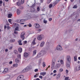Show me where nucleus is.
<instances>
[{"instance_id": "nucleus-1", "label": "nucleus", "mask_w": 80, "mask_h": 80, "mask_svg": "<svg viewBox=\"0 0 80 80\" xmlns=\"http://www.w3.org/2000/svg\"><path fill=\"white\" fill-rule=\"evenodd\" d=\"M56 62V58H53L52 62V68H54L55 66V62Z\"/></svg>"}, {"instance_id": "nucleus-2", "label": "nucleus", "mask_w": 80, "mask_h": 80, "mask_svg": "<svg viewBox=\"0 0 80 80\" xmlns=\"http://www.w3.org/2000/svg\"><path fill=\"white\" fill-rule=\"evenodd\" d=\"M25 35V32H22L21 34V38H22V40H24L25 39V36H24Z\"/></svg>"}, {"instance_id": "nucleus-3", "label": "nucleus", "mask_w": 80, "mask_h": 80, "mask_svg": "<svg viewBox=\"0 0 80 80\" xmlns=\"http://www.w3.org/2000/svg\"><path fill=\"white\" fill-rule=\"evenodd\" d=\"M56 48L58 50H59V51L62 50V46L60 45H58L57 46Z\"/></svg>"}, {"instance_id": "nucleus-4", "label": "nucleus", "mask_w": 80, "mask_h": 80, "mask_svg": "<svg viewBox=\"0 0 80 80\" xmlns=\"http://www.w3.org/2000/svg\"><path fill=\"white\" fill-rule=\"evenodd\" d=\"M24 77L23 75H20L18 76L17 78V80H23Z\"/></svg>"}, {"instance_id": "nucleus-5", "label": "nucleus", "mask_w": 80, "mask_h": 80, "mask_svg": "<svg viewBox=\"0 0 80 80\" xmlns=\"http://www.w3.org/2000/svg\"><path fill=\"white\" fill-rule=\"evenodd\" d=\"M80 70V66L78 65L74 68V71L76 72V71H78Z\"/></svg>"}, {"instance_id": "nucleus-6", "label": "nucleus", "mask_w": 80, "mask_h": 80, "mask_svg": "<svg viewBox=\"0 0 80 80\" xmlns=\"http://www.w3.org/2000/svg\"><path fill=\"white\" fill-rule=\"evenodd\" d=\"M67 62H71V57L70 56H68L67 57Z\"/></svg>"}, {"instance_id": "nucleus-7", "label": "nucleus", "mask_w": 80, "mask_h": 80, "mask_svg": "<svg viewBox=\"0 0 80 80\" xmlns=\"http://www.w3.org/2000/svg\"><path fill=\"white\" fill-rule=\"evenodd\" d=\"M43 35H40L38 36L37 37V39L38 40H42V36Z\"/></svg>"}, {"instance_id": "nucleus-8", "label": "nucleus", "mask_w": 80, "mask_h": 80, "mask_svg": "<svg viewBox=\"0 0 80 80\" xmlns=\"http://www.w3.org/2000/svg\"><path fill=\"white\" fill-rule=\"evenodd\" d=\"M24 56L25 58H27L28 57V53L27 52H25L24 53Z\"/></svg>"}, {"instance_id": "nucleus-9", "label": "nucleus", "mask_w": 80, "mask_h": 80, "mask_svg": "<svg viewBox=\"0 0 80 80\" xmlns=\"http://www.w3.org/2000/svg\"><path fill=\"white\" fill-rule=\"evenodd\" d=\"M8 68H6L4 69L3 71V73H6L8 72Z\"/></svg>"}, {"instance_id": "nucleus-10", "label": "nucleus", "mask_w": 80, "mask_h": 80, "mask_svg": "<svg viewBox=\"0 0 80 80\" xmlns=\"http://www.w3.org/2000/svg\"><path fill=\"white\" fill-rule=\"evenodd\" d=\"M47 52H46V51H42L40 52V54H41L42 55H45V54Z\"/></svg>"}, {"instance_id": "nucleus-11", "label": "nucleus", "mask_w": 80, "mask_h": 80, "mask_svg": "<svg viewBox=\"0 0 80 80\" xmlns=\"http://www.w3.org/2000/svg\"><path fill=\"white\" fill-rule=\"evenodd\" d=\"M35 28H38L40 27V24L38 23H36L35 24Z\"/></svg>"}, {"instance_id": "nucleus-12", "label": "nucleus", "mask_w": 80, "mask_h": 80, "mask_svg": "<svg viewBox=\"0 0 80 80\" xmlns=\"http://www.w3.org/2000/svg\"><path fill=\"white\" fill-rule=\"evenodd\" d=\"M70 62H68L67 61L66 62V67L68 68L70 67Z\"/></svg>"}, {"instance_id": "nucleus-13", "label": "nucleus", "mask_w": 80, "mask_h": 80, "mask_svg": "<svg viewBox=\"0 0 80 80\" xmlns=\"http://www.w3.org/2000/svg\"><path fill=\"white\" fill-rule=\"evenodd\" d=\"M17 23H19V22H23V19H18L16 21Z\"/></svg>"}, {"instance_id": "nucleus-14", "label": "nucleus", "mask_w": 80, "mask_h": 80, "mask_svg": "<svg viewBox=\"0 0 80 80\" xmlns=\"http://www.w3.org/2000/svg\"><path fill=\"white\" fill-rule=\"evenodd\" d=\"M44 45H45V42L43 41L40 44V47H43L44 46Z\"/></svg>"}, {"instance_id": "nucleus-15", "label": "nucleus", "mask_w": 80, "mask_h": 80, "mask_svg": "<svg viewBox=\"0 0 80 80\" xmlns=\"http://www.w3.org/2000/svg\"><path fill=\"white\" fill-rule=\"evenodd\" d=\"M46 74H47L46 72H41L40 75H42V76H45V75H46Z\"/></svg>"}, {"instance_id": "nucleus-16", "label": "nucleus", "mask_w": 80, "mask_h": 80, "mask_svg": "<svg viewBox=\"0 0 80 80\" xmlns=\"http://www.w3.org/2000/svg\"><path fill=\"white\" fill-rule=\"evenodd\" d=\"M61 66V64L59 63L56 64V65L55 66V67L56 68H59Z\"/></svg>"}, {"instance_id": "nucleus-17", "label": "nucleus", "mask_w": 80, "mask_h": 80, "mask_svg": "<svg viewBox=\"0 0 80 80\" xmlns=\"http://www.w3.org/2000/svg\"><path fill=\"white\" fill-rule=\"evenodd\" d=\"M26 68L27 71H29V70H30V69H31L32 68V67L31 66H29Z\"/></svg>"}, {"instance_id": "nucleus-18", "label": "nucleus", "mask_w": 80, "mask_h": 80, "mask_svg": "<svg viewBox=\"0 0 80 80\" xmlns=\"http://www.w3.org/2000/svg\"><path fill=\"white\" fill-rule=\"evenodd\" d=\"M28 72V71H27V69L26 68L22 71V73H25V72Z\"/></svg>"}, {"instance_id": "nucleus-19", "label": "nucleus", "mask_w": 80, "mask_h": 80, "mask_svg": "<svg viewBox=\"0 0 80 80\" xmlns=\"http://www.w3.org/2000/svg\"><path fill=\"white\" fill-rule=\"evenodd\" d=\"M18 51L19 53H22V48L20 47L18 49Z\"/></svg>"}, {"instance_id": "nucleus-20", "label": "nucleus", "mask_w": 80, "mask_h": 80, "mask_svg": "<svg viewBox=\"0 0 80 80\" xmlns=\"http://www.w3.org/2000/svg\"><path fill=\"white\" fill-rule=\"evenodd\" d=\"M17 5L18 6H20V5H22L21 2L20 1H18L17 3Z\"/></svg>"}, {"instance_id": "nucleus-21", "label": "nucleus", "mask_w": 80, "mask_h": 80, "mask_svg": "<svg viewBox=\"0 0 80 80\" xmlns=\"http://www.w3.org/2000/svg\"><path fill=\"white\" fill-rule=\"evenodd\" d=\"M9 42L10 43H13V42H15V39H12L10 40Z\"/></svg>"}, {"instance_id": "nucleus-22", "label": "nucleus", "mask_w": 80, "mask_h": 80, "mask_svg": "<svg viewBox=\"0 0 80 80\" xmlns=\"http://www.w3.org/2000/svg\"><path fill=\"white\" fill-rule=\"evenodd\" d=\"M33 54H32L33 56H34L36 55V54L37 53V50H34L33 51Z\"/></svg>"}, {"instance_id": "nucleus-23", "label": "nucleus", "mask_w": 80, "mask_h": 80, "mask_svg": "<svg viewBox=\"0 0 80 80\" xmlns=\"http://www.w3.org/2000/svg\"><path fill=\"white\" fill-rule=\"evenodd\" d=\"M46 45L47 47H50V43H49V42H48L46 43Z\"/></svg>"}, {"instance_id": "nucleus-24", "label": "nucleus", "mask_w": 80, "mask_h": 80, "mask_svg": "<svg viewBox=\"0 0 80 80\" xmlns=\"http://www.w3.org/2000/svg\"><path fill=\"white\" fill-rule=\"evenodd\" d=\"M15 62H16V63H19L20 62V60L18 58H16L15 59Z\"/></svg>"}, {"instance_id": "nucleus-25", "label": "nucleus", "mask_w": 80, "mask_h": 80, "mask_svg": "<svg viewBox=\"0 0 80 80\" xmlns=\"http://www.w3.org/2000/svg\"><path fill=\"white\" fill-rule=\"evenodd\" d=\"M14 53L15 55H17L18 53V52L17 50H14Z\"/></svg>"}, {"instance_id": "nucleus-26", "label": "nucleus", "mask_w": 80, "mask_h": 80, "mask_svg": "<svg viewBox=\"0 0 80 80\" xmlns=\"http://www.w3.org/2000/svg\"><path fill=\"white\" fill-rule=\"evenodd\" d=\"M42 55L41 54H40V52L38 54L37 57H36V58H39V57H41V56Z\"/></svg>"}, {"instance_id": "nucleus-27", "label": "nucleus", "mask_w": 80, "mask_h": 80, "mask_svg": "<svg viewBox=\"0 0 80 80\" xmlns=\"http://www.w3.org/2000/svg\"><path fill=\"white\" fill-rule=\"evenodd\" d=\"M19 9H18L17 10V14L18 15H20L21 13Z\"/></svg>"}, {"instance_id": "nucleus-28", "label": "nucleus", "mask_w": 80, "mask_h": 80, "mask_svg": "<svg viewBox=\"0 0 80 80\" xmlns=\"http://www.w3.org/2000/svg\"><path fill=\"white\" fill-rule=\"evenodd\" d=\"M60 73L58 74V75H57L56 77L58 79L60 78Z\"/></svg>"}, {"instance_id": "nucleus-29", "label": "nucleus", "mask_w": 80, "mask_h": 80, "mask_svg": "<svg viewBox=\"0 0 80 80\" xmlns=\"http://www.w3.org/2000/svg\"><path fill=\"white\" fill-rule=\"evenodd\" d=\"M60 62L61 65H64V62L63 60H61L60 61Z\"/></svg>"}, {"instance_id": "nucleus-30", "label": "nucleus", "mask_w": 80, "mask_h": 80, "mask_svg": "<svg viewBox=\"0 0 80 80\" xmlns=\"http://www.w3.org/2000/svg\"><path fill=\"white\" fill-rule=\"evenodd\" d=\"M35 40H36V38H35L33 40L32 43L33 44V45L35 44Z\"/></svg>"}, {"instance_id": "nucleus-31", "label": "nucleus", "mask_w": 80, "mask_h": 80, "mask_svg": "<svg viewBox=\"0 0 80 80\" xmlns=\"http://www.w3.org/2000/svg\"><path fill=\"white\" fill-rule=\"evenodd\" d=\"M17 57L18 58H21V54H18Z\"/></svg>"}, {"instance_id": "nucleus-32", "label": "nucleus", "mask_w": 80, "mask_h": 80, "mask_svg": "<svg viewBox=\"0 0 80 80\" xmlns=\"http://www.w3.org/2000/svg\"><path fill=\"white\" fill-rule=\"evenodd\" d=\"M35 8H32V9H31V12H35Z\"/></svg>"}, {"instance_id": "nucleus-33", "label": "nucleus", "mask_w": 80, "mask_h": 80, "mask_svg": "<svg viewBox=\"0 0 80 80\" xmlns=\"http://www.w3.org/2000/svg\"><path fill=\"white\" fill-rule=\"evenodd\" d=\"M6 77L7 79H8L10 77V76L8 75H7L6 76Z\"/></svg>"}, {"instance_id": "nucleus-34", "label": "nucleus", "mask_w": 80, "mask_h": 80, "mask_svg": "<svg viewBox=\"0 0 80 80\" xmlns=\"http://www.w3.org/2000/svg\"><path fill=\"white\" fill-rule=\"evenodd\" d=\"M12 16V14H8V18H11Z\"/></svg>"}, {"instance_id": "nucleus-35", "label": "nucleus", "mask_w": 80, "mask_h": 80, "mask_svg": "<svg viewBox=\"0 0 80 80\" xmlns=\"http://www.w3.org/2000/svg\"><path fill=\"white\" fill-rule=\"evenodd\" d=\"M2 3H3V1H2L0 0V6L2 7Z\"/></svg>"}, {"instance_id": "nucleus-36", "label": "nucleus", "mask_w": 80, "mask_h": 80, "mask_svg": "<svg viewBox=\"0 0 80 80\" xmlns=\"http://www.w3.org/2000/svg\"><path fill=\"white\" fill-rule=\"evenodd\" d=\"M20 8L21 10H23V8H24V7L23 6H21L20 7Z\"/></svg>"}, {"instance_id": "nucleus-37", "label": "nucleus", "mask_w": 80, "mask_h": 80, "mask_svg": "<svg viewBox=\"0 0 80 80\" xmlns=\"http://www.w3.org/2000/svg\"><path fill=\"white\" fill-rule=\"evenodd\" d=\"M18 66V64H13V67H17Z\"/></svg>"}, {"instance_id": "nucleus-38", "label": "nucleus", "mask_w": 80, "mask_h": 80, "mask_svg": "<svg viewBox=\"0 0 80 80\" xmlns=\"http://www.w3.org/2000/svg\"><path fill=\"white\" fill-rule=\"evenodd\" d=\"M60 2V0H57L55 1V2L56 3H59V2Z\"/></svg>"}, {"instance_id": "nucleus-39", "label": "nucleus", "mask_w": 80, "mask_h": 80, "mask_svg": "<svg viewBox=\"0 0 80 80\" xmlns=\"http://www.w3.org/2000/svg\"><path fill=\"white\" fill-rule=\"evenodd\" d=\"M42 65L43 67H45L46 66V65H45V62H43Z\"/></svg>"}, {"instance_id": "nucleus-40", "label": "nucleus", "mask_w": 80, "mask_h": 80, "mask_svg": "<svg viewBox=\"0 0 80 80\" xmlns=\"http://www.w3.org/2000/svg\"><path fill=\"white\" fill-rule=\"evenodd\" d=\"M24 2L25 0H21V3L22 4H23L24 3Z\"/></svg>"}, {"instance_id": "nucleus-41", "label": "nucleus", "mask_w": 80, "mask_h": 80, "mask_svg": "<svg viewBox=\"0 0 80 80\" xmlns=\"http://www.w3.org/2000/svg\"><path fill=\"white\" fill-rule=\"evenodd\" d=\"M77 7H78L77 6V5H75L73 7V8H77Z\"/></svg>"}, {"instance_id": "nucleus-42", "label": "nucleus", "mask_w": 80, "mask_h": 80, "mask_svg": "<svg viewBox=\"0 0 80 80\" xmlns=\"http://www.w3.org/2000/svg\"><path fill=\"white\" fill-rule=\"evenodd\" d=\"M14 34H18V32H17L16 31H14Z\"/></svg>"}, {"instance_id": "nucleus-43", "label": "nucleus", "mask_w": 80, "mask_h": 80, "mask_svg": "<svg viewBox=\"0 0 80 80\" xmlns=\"http://www.w3.org/2000/svg\"><path fill=\"white\" fill-rule=\"evenodd\" d=\"M41 60H39L38 61V64L39 65H40V63H41Z\"/></svg>"}, {"instance_id": "nucleus-44", "label": "nucleus", "mask_w": 80, "mask_h": 80, "mask_svg": "<svg viewBox=\"0 0 80 80\" xmlns=\"http://www.w3.org/2000/svg\"><path fill=\"white\" fill-rule=\"evenodd\" d=\"M74 61H76L77 60V56H75L74 57Z\"/></svg>"}, {"instance_id": "nucleus-45", "label": "nucleus", "mask_w": 80, "mask_h": 80, "mask_svg": "<svg viewBox=\"0 0 80 80\" xmlns=\"http://www.w3.org/2000/svg\"><path fill=\"white\" fill-rule=\"evenodd\" d=\"M18 27H17L15 28V31H18Z\"/></svg>"}, {"instance_id": "nucleus-46", "label": "nucleus", "mask_w": 80, "mask_h": 80, "mask_svg": "<svg viewBox=\"0 0 80 80\" xmlns=\"http://www.w3.org/2000/svg\"><path fill=\"white\" fill-rule=\"evenodd\" d=\"M68 78H69V77H66L65 78V80H68Z\"/></svg>"}, {"instance_id": "nucleus-47", "label": "nucleus", "mask_w": 80, "mask_h": 80, "mask_svg": "<svg viewBox=\"0 0 80 80\" xmlns=\"http://www.w3.org/2000/svg\"><path fill=\"white\" fill-rule=\"evenodd\" d=\"M52 6H53V5H52V4H50L49 6V8H52Z\"/></svg>"}, {"instance_id": "nucleus-48", "label": "nucleus", "mask_w": 80, "mask_h": 80, "mask_svg": "<svg viewBox=\"0 0 80 80\" xmlns=\"http://www.w3.org/2000/svg\"><path fill=\"white\" fill-rule=\"evenodd\" d=\"M43 23H45V24L47 23V21H46L45 20H44Z\"/></svg>"}, {"instance_id": "nucleus-49", "label": "nucleus", "mask_w": 80, "mask_h": 80, "mask_svg": "<svg viewBox=\"0 0 80 80\" xmlns=\"http://www.w3.org/2000/svg\"><path fill=\"white\" fill-rule=\"evenodd\" d=\"M37 11H39L40 10V7H38L37 8Z\"/></svg>"}, {"instance_id": "nucleus-50", "label": "nucleus", "mask_w": 80, "mask_h": 80, "mask_svg": "<svg viewBox=\"0 0 80 80\" xmlns=\"http://www.w3.org/2000/svg\"><path fill=\"white\" fill-rule=\"evenodd\" d=\"M8 21L9 22V23H11V24H12V23H11V22H12V19H9L8 20Z\"/></svg>"}, {"instance_id": "nucleus-51", "label": "nucleus", "mask_w": 80, "mask_h": 80, "mask_svg": "<svg viewBox=\"0 0 80 80\" xmlns=\"http://www.w3.org/2000/svg\"><path fill=\"white\" fill-rule=\"evenodd\" d=\"M34 6H35V3L34 4L32 5L31 7H32V8H33Z\"/></svg>"}, {"instance_id": "nucleus-52", "label": "nucleus", "mask_w": 80, "mask_h": 80, "mask_svg": "<svg viewBox=\"0 0 80 80\" xmlns=\"http://www.w3.org/2000/svg\"><path fill=\"white\" fill-rule=\"evenodd\" d=\"M40 3H43V2L44 0H40Z\"/></svg>"}, {"instance_id": "nucleus-53", "label": "nucleus", "mask_w": 80, "mask_h": 80, "mask_svg": "<svg viewBox=\"0 0 80 80\" xmlns=\"http://www.w3.org/2000/svg\"><path fill=\"white\" fill-rule=\"evenodd\" d=\"M18 43H20V42H22V40H18Z\"/></svg>"}, {"instance_id": "nucleus-54", "label": "nucleus", "mask_w": 80, "mask_h": 80, "mask_svg": "<svg viewBox=\"0 0 80 80\" xmlns=\"http://www.w3.org/2000/svg\"><path fill=\"white\" fill-rule=\"evenodd\" d=\"M28 26H29V27H31L32 26V24H31L30 23H29Z\"/></svg>"}, {"instance_id": "nucleus-55", "label": "nucleus", "mask_w": 80, "mask_h": 80, "mask_svg": "<svg viewBox=\"0 0 80 80\" xmlns=\"http://www.w3.org/2000/svg\"><path fill=\"white\" fill-rule=\"evenodd\" d=\"M39 78H41V79H42V78H43V77L42 76H39Z\"/></svg>"}, {"instance_id": "nucleus-56", "label": "nucleus", "mask_w": 80, "mask_h": 80, "mask_svg": "<svg viewBox=\"0 0 80 80\" xmlns=\"http://www.w3.org/2000/svg\"><path fill=\"white\" fill-rule=\"evenodd\" d=\"M38 74H36V75H34V77L35 78H36V77H38Z\"/></svg>"}, {"instance_id": "nucleus-57", "label": "nucleus", "mask_w": 80, "mask_h": 80, "mask_svg": "<svg viewBox=\"0 0 80 80\" xmlns=\"http://www.w3.org/2000/svg\"><path fill=\"white\" fill-rule=\"evenodd\" d=\"M59 71H60V72H63V69L62 68H60L59 69Z\"/></svg>"}, {"instance_id": "nucleus-58", "label": "nucleus", "mask_w": 80, "mask_h": 80, "mask_svg": "<svg viewBox=\"0 0 80 80\" xmlns=\"http://www.w3.org/2000/svg\"><path fill=\"white\" fill-rule=\"evenodd\" d=\"M53 5H54V6H55V5H57V3L55 2L53 3Z\"/></svg>"}, {"instance_id": "nucleus-59", "label": "nucleus", "mask_w": 80, "mask_h": 80, "mask_svg": "<svg viewBox=\"0 0 80 80\" xmlns=\"http://www.w3.org/2000/svg\"><path fill=\"white\" fill-rule=\"evenodd\" d=\"M13 48V47L12 46L9 48V50H12Z\"/></svg>"}, {"instance_id": "nucleus-60", "label": "nucleus", "mask_w": 80, "mask_h": 80, "mask_svg": "<svg viewBox=\"0 0 80 80\" xmlns=\"http://www.w3.org/2000/svg\"><path fill=\"white\" fill-rule=\"evenodd\" d=\"M34 72H38V69H35L34 70Z\"/></svg>"}, {"instance_id": "nucleus-61", "label": "nucleus", "mask_w": 80, "mask_h": 80, "mask_svg": "<svg viewBox=\"0 0 80 80\" xmlns=\"http://www.w3.org/2000/svg\"><path fill=\"white\" fill-rule=\"evenodd\" d=\"M19 45H22V42H19Z\"/></svg>"}, {"instance_id": "nucleus-62", "label": "nucleus", "mask_w": 80, "mask_h": 80, "mask_svg": "<svg viewBox=\"0 0 80 80\" xmlns=\"http://www.w3.org/2000/svg\"><path fill=\"white\" fill-rule=\"evenodd\" d=\"M8 49H6L5 50V52H8Z\"/></svg>"}, {"instance_id": "nucleus-63", "label": "nucleus", "mask_w": 80, "mask_h": 80, "mask_svg": "<svg viewBox=\"0 0 80 80\" xmlns=\"http://www.w3.org/2000/svg\"><path fill=\"white\" fill-rule=\"evenodd\" d=\"M53 73H57V70H54L53 71Z\"/></svg>"}, {"instance_id": "nucleus-64", "label": "nucleus", "mask_w": 80, "mask_h": 80, "mask_svg": "<svg viewBox=\"0 0 80 80\" xmlns=\"http://www.w3.org/2000/svg\"><path fill=\"white\" fill-rule=\"evenodd\" d=\"M52 20V18H50L49 19V21H51Z\"/></svg>"}]
</instances>
